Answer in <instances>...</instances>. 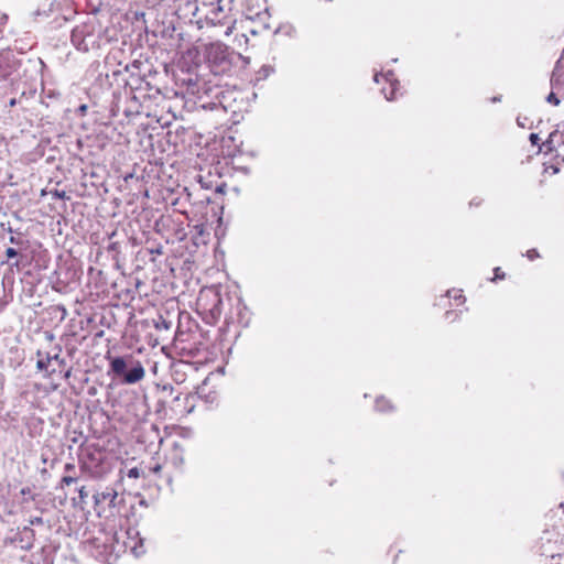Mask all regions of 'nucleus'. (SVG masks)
<instances>
[{
	"label": "nucleus",
	"instance_id": "obj_1",
	"mask_svg": "<svg viewBox=\"0 0 564 564\" xmlns=\"http://www.w3.org/2000/svg\"><path fill=\"white\" fill-rule=\"evenodd\" d=\"M110 369L116 376H122L123 382L127 384L137 383L145 376L142 364L140 361H133L131 357L129 360L123 357L112 358Z\"/></svg>",
	"mask_w": 564,
	"mask_h": 564
},
{
	"label": "nucleus",
	"instance_id": "obj_2",
	"mask_svg": "<svg viewBox=\"0 0 564 564\" xmlns=\"http://www.w3.org/2000/svg\"><path fill=\"white\" fill-rule=\"evenodd\" d=\"M564 82V54L556 62V65L552 72V76L550 79L551 91L546 96L545 100L553 105L558 106L561 104L562 98H564V93H562V84Z\"/></svg>",
	"mask_w": 564,
	"mask_h": 564
},
{
	"label": "nucleus",
	"instance_id": "obj_3",
	"mask_svg": "<svg viewBox=\"0 0 564 564\" xmlns=\"http://www.w3.org/2000/svg\"><path fill=\"white\" fill-rule=\"evenodd\" d=\"M73 45L83 52H88L97 44V39L91 24H80L73 29L70 34Z\"/></svg>",
	"mask_w": 564,
	"mask_h": 564
},
{
	"label": "nucleus",
	"instance_id": "obj_4",
	"mask_svg": "<svg viewBox=\"0 0 564 564\" xmlns=\"http://www.w3.org/2000/svg\"><path fill=\"white\" fill-rule=\"evenodd\" d=\"M375 82L380 83L381 79H384L390 84V90L388 91L386 87L381 89L387 100H393L397 98V90L399 89L400 83L394 77L392 70H388L386 74L377 73L375 74Z\"/></svg>",
	"mask_w": 564,
	"mask_h": 564
},
{
	"label": "nucleus",
	"instance_id": "obj_5",
	"mask_svg": "<svg viewBox=\"0 0 564 564\" xmlns=\"http://www.w3.org/2000/svg\"><path fill=\"white\" fill-rule=\"evenodd\" d=\"M117 498H118V492L112 488H107L105 491L97 492L94 495L95 505H100V503L105 502L106 500H109V505L111 507H116Z\"/></svg>",
	"mask_w": 564,
	"mask_h": 564
},
{
	"label": "nucleus",
	"instance_id": "obj_6",
	"mask_svg": "<svg viewBox=\"0 0 564 564\" xmlns=\"http://www.w3.org/2000/svg\"><path fill=\"white\" fill-rule=\"evenodd\" d=\"M558 137V132L557 131H553L549 134V138L543 142L541 143L540 145V151L542 150H545V151H554L556 150V138Z\"/></svg>",
	"mask_w": 564,
	"mask_h": 564
},
{
	"label": "nucleus",
	"instance_id": "obj_7",
	"mask_svg": "<svg viewBox=\"0 0 564 564\" xmlns=\"http://www.w3.org/2000/svg\"><path fill=\"white\" fill-rule=\"evenodd\" d=\"M154 326L156 329L169 330L172 327L171 321L165 319L163 316H160L158 321H155Z\"/></svg>",
	"mask_w": 564,
	"mask_h": 564
},
{
	"label": "nucleus",
	"instance_id": "obj_8",
	"mask_svg": "<svg viewBox=\"0 0 564 564\" xmlns=\"http://www.w3.org/2000/svg\"><path fill=\"white\" fill-rule=\"evenodd\" d=\"M391 409H392V405L384 398L381 397L376 400V410L383 412L386 410H391Z\"/></svg>",
	"mask_w": 564,
	"mask_h": 564
},
{
	"label": "nucleus",
	"instance_id": "obj_9",
	"mask_svg": "<svg viewBox=\"0 0 564 564\" xmlns=\"http://www.w3.org/2000/svg\"><path fill=\"white\" fill-rule=\"evenodd\" d=\"M51 362V355L46 354L45 358H41L36 362V368L39 370H47L48 364Z\"/></svg>",
	"mask_w": 564,
	"mask_h": 564
},
{
	"label": "nucleus",
	"instance_id": "obj_10",
	"mask_svg": "<svg viewBox=\"0 0 564 564\" xmlns=\"http://www.w3.org/2000/svg\"><path fill=\"white\" fill-rule=\"evenodd\" d=\"M185 8L188 10V12L192 13L193 17H196L197 11H198V6H197L196 1H193V2L188 1V2H186Z\"/></svg>",
	"mask_w": 564,
	"mask_h": 564
},
{
	"label": "nucleus",
	"instance_id": "obj_11",
	"mask_svg": "<svg viewBox=\"0 0 564 564\" xmlns=\"http://www.w3.org/2000/svg\"><path fill=\"white\" fill-rule=\"evenodd\" d=\"M529 140L532 145H538L540 148V137L538 133H531Z\"/></svg>",
	"mask_w": 564,
	"mask_h": 564
},
{
	"label": "nucleus",
	"instance_id": "obj_12",
	"mask_svg": "<svg viewBox=\"0 0 564 564\" xmlns=\"http://www.w3.org/2000/svg\"><path fill=\"white\" fill-rule=\"evenodd\" d=\"M447 296L454 297L455 300H458V299L463 297L462 294H460V291H458V290L447 291Z\"/></svg>",
	"mask_w": 564,
	"mask_h": 564
},
{
	"label": "nucleus",
	"instance_id": "obj_13",
	"mask_svg": "<svg viewBox=\"0 0 564 564\" xmlns=\"http://www.w3.org/2000/svg\"><path fill=\"white\" fill-rule=\"evenodd\" d=\"M54 360L55 362H58L59 366L65 365V359L62 358L58 354L51 356V361Z\"/></svg>",
	"mask_w": 564,
	"mask_h": 564
},
{
	"label": "nucleus",
	"instance_id": "obj_14",
	"mask_svg": "<svg viewBox=\"0 0 564 564\" xmlns=\"http://www.w3.org/2000/svg\"><path fill=\"white\" fill-rule=\"evenodd\" d=\"M76 478L72 476H64L62 478V484L69 486L70 484L75 482Z\"/></svg>",
	"mask_w": 564,
	"mask_h": 564
},
{
	"label": "nucleus",
	"instance_id": "obj_15",
	"mask_svg": "<svg viewBox=\"0 0 564 564\" xmlns=\"http://www.w3.org/2000/svg\"><path fill=\"white\" fill-rule=\"evenodd\" d=\"M527 121H528V118L527 117H521L519 116L517 118V124L521 128H525L527 127Z\"/></svg>",
	"mask_w": 564,
	"mask_h": 564
},
{
	"label": "nucleus",
	"instance_id": "obj_16",
	"mask_svg": "<svg viewBox=\"0 0 564 564\" xmlns=\"http://www.w3.org/2000/svg\"><path fill=\"white\" fill-rule=\"evenodd\" d=\"M6 256L10 258H15L18 256V251L14 248H8L6 250Z\"/></svg>",
	"mask_w": 564,
	"mask_h": 564
},
{
	"label": "nucleus",
	"instance_id": "obj_17",
	"mask_svg": "<svg viewBox=\"0 0 564 564\" xmlns=\"http://www.w3.org/2000/svg\"><path fill=\"white\" fill-rule=\"evenodd\" d=\"M527 257L530 259V260H534L535 258L539 257V253L535 249H531L527 252Z\"/></svg>",
	"mask_w": 564,
	"mask_h": 564
},
{
	"label": "nucleus",
	"instance_id": "obj_18",
	"mask_svg": "<svg viewBox=\"0 0 564 564\" xmlns=\"http://www.w3.org/2000/svg\"><path fill=\"white\" fill-rule=\"evenodd\" d=\"M80 500H85L88 497V492L85 487L79 488L78 490Z\"/></svg>",
	"mask_w": 564,
	"mask_h": 564
},
{
	"label": "nucleus",
	"instance_id": "obj_19",
	"mask_svg": "<svg viewBox=\"0 0 564 564\" xmlns=\"http://www.w3.org/2000/svg\"><path fill=\"white\" fill-rule=\"evenodd\" d=\"M9 241H10V243H12V245H21V243H22L21 239H20V238H17V237H14V236H11V237L9 238Z\"/></svg>",
	"mask_w": 564,
	"mask_h": 564
},
{
	"label": "nucleus",
	"instance_id": "obj_20",
	"mask_svg": "<svg viewBox=\"0 0 564 564\" xmlns=\"http://www.w3.org/2000/svg\"><path fill=\"white\" fill-rule=\"evenodd\" d=\"M129 477L138 478L139 477V470L137 468H132L129 470Z\"/></svg>",
	"mask_w": 564,
	"mask_h": 564
},
{
	"label": "nucleus",
	"instance_id": "obj_21",
	"mask_svg": "<svg viewBox=\"0 0 564 564\" xmlns=\"http://www.w3.org/2000/svg\"><path fill=\"white\" fill-rule=\"evenodd\" d=\"M54 196L64 199L66 197V193L64 191H62V192L55 191Z\"/></svg>",
	"mask_w": 564,
	"mask_h": 564
},
{
	"label": "nucleus",
	"instance_id": "obj_22",
	"mask_svg": "<svg viewBox=\"0 0 564 564\" xmlns=\"http://www.w3.org/2000/svg\"><path fill=\"white\" fill-rule=\"evenodd\" d=\"M75 469V466L73 464H66L65 465V470L66 471H70V470H74Z\"/></svg>",
	"mask_w": 564,
	"mask_h": 564
},
{
	"label": "nucleus",
	"instance_id": "obj_23",
	"mask_svg": "<svg viewBox=\"0 0 564 564\" xmlns=\"http://www.w3.org/2000/svg\"><path fill=\"white\" fill-rule=\"evenodd\" d=\"M499 271H500V269H499V268H496V269H495V273H496V278H497V279H501V278L503 276V274H500V272H499Z\"/></svg>",
	"mask_w": 564,
	"mask_h": 564
},
{
	"label": "nucleus",
	"instance_id": "obj_24",
	"mask_svg": "<svg viewBox=\"0 0 564 564\" xmlns=\"http://www.w3.org/2000/svg\"><path fill=\"white\" fill-rule=\"evenodd\" d=\"M70 375H72V369H68V370L65 372V375H64L65 379H68V378L70 377Z\"/></svg>",
	"mask_w": 564,
	"mask_h": 564
},
{
	"label": "nucleus",
	"instance_id": "obj_25",
	"mask_svg": "<svg viewBox=\"0 0 564 564\" xmlns=\"http://www.w3.org/2000/svg\"><path fill=\"white\" fill-rule=\"evenodd\" d=\"M86 109H87V106H86V105H82V106L79 107V110H80L82 112L86 111Z\"/></svg>",
	"mask_w": 564,
	"mask_h": 564
},
{
	"label": "nucleus",
	"instance_id": "obj_26",
	"mask_svg": "<svg viewBox=\"0 0 564 564\" xmlns=\"http://www.w3.org/2000/svg\"><path fill=\"white\" fill-rule=\"evenodd\" d=\"M560 137L562 139V145L564 147V132Z\"/></svg>",
	"mask_w": 564,
	"mask_h": 564
},
{
	"label": "nucleus",
	"instance_id": "obj_27",
	"mask_svg": "<svg viewBox=\"0 0 564 564\" xmlns=\"http://www.w3.org/2000/svg\"><path fill=\"white\" fill-rule=\"evenodd\" d=\"M163 389H164V390H167V389H169V390H171V391H172V390H173V387H171V386H170V387H166V386H165Z\"/></svg>",
	"mask_w": 564,
	"mask_h": 564
},
{
	"label": "nucleus",
	"instance_id": "obj_28",
	"mask_svg": "<svg viewBox=\"0 0 564 564\" xmlns=\"http://www.w3.org/2000/svg\"><path fill=\"white\" fill-rule=\"evenodd\" d=\"M10 105H11V106L15 105V100H14V99H12V100L10 101Z\"/></svg>",
	"mask_w": 564,
	"mask_h": 564
},
{
	"label": "nucleus",
	"instance_id": "obj_29",
	"mask_svg": "<svg viewBox=\"0 0 564 564\" xmlns=\"http://www.w3.org/2000/svg\"><path fill=\"white\" fill-rule=\"evenodd\" d=\"M41 521H42L41 518L35 519V522H41Z\"/></svg>",
	"mask_w": 564,
	"mask_h": 564
}]
</instances>
